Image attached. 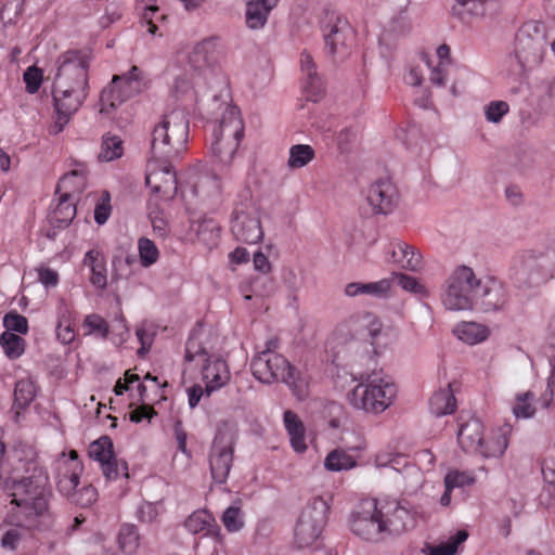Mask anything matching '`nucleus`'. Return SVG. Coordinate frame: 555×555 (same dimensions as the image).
I'll use <instances>...</instances> for the list:
<instances>
[{"label": "nucleus", "instance_id": "58836bf2", "mask_svg": "<svg viewBox=\"0 0 555 555\" xmlns=\"http://www.w3.org/2000/svg\"><path fill=\"white\" fill-rule=\"evenodd\" d=\"M124 154L122 141L118 135L107 133L103 137L99 159L112 162L121 157Z\"/></svg>", "mask_w": 555, "mask_h": 555}, {"label": "nucleus", "instance_id": "f8f14e48", "mask_svg": "<svg viewBox=\"0 0 555 555\" xmlns=\"http://www.w3.org/2000/svg\"><path fill=\"white\" fill-rule=\"evenodd\" d=\"M170 162L152 155L145 172V183L152 193L166 201L173 198L178 190L177 176Z\"/></svg>", "mask_w": 555, "mask_h": 555}, {"label": "nucleus", "instance_id": "4be33fe9", "mask_svg": "<svg viewBox=\"0 0 555 555\" xmlns=\"http://www.w3.org/2000/svg\"><path fill=\"white\" fill-rule=\"evenodd\" d=\"M184 527L192 534H204L220 539V527L207 509L193 512L184 521Z\"/></svg>", "mask_w": 555, "mask_h": 555}, {"label": "nucleus", "instance_id": "ea45409f", "mask_svg": "<svg viewBox=\"0 0 555 555\" xmlns=\"http://www.w3.org/2000/svg\"><path fill=\"white\" fill-rule=\"evenodd\" d=\"M77 199L61 196L59 194V204L53 210L52 218L60 227L67 225L76 216V203Z\"/></svg>", "mask_w": 555, "mask_h": 555}, {"label": "nucleus", "instance_id": "69168bd1", "mask_svg": "<svg viewBox=\"0 0 555 555\" xmlns=\"http://www.w3.org/2000/svg\"><path fill=\"white\" fill-rule=\"evenodd\" d=\"M410 245L404 242H396L389 244V251L391 254L390 260L399 266L402 263V260L406 258L409 253Z\"/></svg>", "mask_w": 555, "mask_h": 555}, {"label": "nucleus", "instance_id": "a19ab883", "mask_svg": "<svg viewBox=\"0 0 555 555\" xmlns=\"http://www.w3.org/2000/svg\"><path fill=\"white\" fill-rule=\"evenodd\" d=\"M324 35H339L350 31L351 26L346 17L335 12H327L321 22Z\"/></svg>", "mask_w": 555, "mask_h": 555}, {"label": "nucleus", "instance_id": "393cba45", "mask_svg": "<svg viewBox=\"0 0 555 555\" xmlns=\"http://www.w3.org/2000/svg\"><path fill=\"white\" fill-rule=\"evenodd\" d=\"M285 429L289 436L291 446L297 453H304L307 450L306 428L299 416L286 410L283 414Z\"/></svg>", "mask_w": 555, "mask_h": 555}, {"label": "nucleus", "instance_id": "cd10ccee", "mask_svg": "<svg viewBox=\"0 0 555 555\" xmlns=\"http://www.w3.org/2000/svg\"><path fill=\"white\" fill-rule=\"evenodd\" d=\"M437 57L439 59L438 65L433 66L431 60L425 52L421 53V60L430 68V81L437 86H443L447 75V66L451 63L450 47L448 44H440L436 50Z\"/></svg>", "mask_w": 555, "mask_h": 555}, {"label": "nucleus", "instance_id": "864d4df0", "mask_svg": "<svg viewBox=\"0 0 555 555\" xmlns=\"http://www.w3.org/2000/svg\"><path fill=\"white\" fill-rule=\"evenodd\" d=\"M3 326L7 328L5 332H16L20 334H26L28 332L27 319L16 312H9L4 315Z\"/></svg>", "mask_w": 555, "mask_h": 555}, {"label": "nucleus", "instance_id": "72a5a7b5", "mask_svg": "<svg viewBox=\"0 0 555 555\" xmlns=\"http://www.w3.org/2000/svg\"><path fill=\"white\" fill-rule=\"evenodd\" d=\"M37 387L30 378H23L16 382L14 388V404L20 409L27 408L36 398Z\"/></svg>", "mask_w": 555, "mask_h": 555}, {"label": "nucleus", "instance_id": "49530a36", "mask_svg": "<svg viewBox=\"0 0 555 555\" xmlns=\"http://www.w3.org/2000/svg\"><path fill=\"white\" fill-rule=\"evenodd\" d=\"M518 46H521L522 48L519 49V47H517L515 54L521 67L534 65L542 61L541 51L534 48L530 41L526 44H524L522 41H519Z\"/></svg>", "mask_w": 555, "mask_h": 555}, {"label": "nucleus", "instance_id": "bf43d9fd", "mask_svg": "<svg viewBox=\"0 0 555 555\" xmlns=\"http://www.w3.org/2000/svg\"><path fill=\"white\" fill-rule=\"evenodd\" d=\"M508 104L504 101H493L486 107V118L491 122H499L508 113Z\"/></svg>", "mask_w": 555, "mask_h": 555}, {"label": "nucleus", "instance_id": "6e6d98bb", "mask_svg": "<svg viewBox=\"0 0 555 555\" xmlns=\"http://www.w3.org/2000/svg\"><path fill=\"white\" fill-rule=\"evenodd\" d=\"M101 468H102L103 475L108 480L117 479L120 474H125V476H128L127 464L125 462L119 463L115 455H114V457L102 463Z\"/></svg>", "mask_w": 555, "mask_h": 555}, {"label": "nucleus", "instance_id": "052dcab7", "mask_svg": "<svg viewBox=\"0 0 555 555\" xmlns=\"http://www.w3.org/2000/svg\"><path fill=\"white\" fill-rule=\"evenodd\" d=\"M139 380L140 377L138 374L132 373L130 370L126 371L124 378H118L114 386L115 395H124L126 391H129L132 388L134 383Z\"/></svg>", "mask_w": 555, "mask_h": 555}, {"label": "nucleus", "instance_id": "0eeeda50", "mask_svg": "<svg viewBox=\"0 0 555 555\" xmlns=\"http://www.w3.org/2000/svg\"><path fill=\"white\" fill-rule=\"evenodd\" d=\"M397 396V386L387 378H367L347 396L349 403L366 413L379 414L388 409Z\"/></svg>", "mask_w": 555, "mask_h": 555}, {"label": "nucleus", "instance_id": "1a4fd4ad", "mask_svg": "<svg viewBox=\"0 0 555 555\" xmlns=\"http://www.w3.org/2000/svg\"><path fill=\"white\" fill-rule=\"evenodd\" d=\"M328 511L330 506L323 498L313 499L301 511L294 530L298 547H309L318 541L326 524Z\"/></svg>", "mask_w": 555, "mask_h": 555}, {"label": "nucleus", "instance_id": "7ed1b4c3", "mask_svg": "<svg viewBox=\"0 0 555 555\" xmlns=\"http://www.w3.org/2000/svg\"><path fill=\"white\" fill-rule=\"evenodd\" d=\"M276 340H269L263 351L259 352L251 361L253 375L261 383L270 384L281 380L292 387L298 399H304L308 393V382L296 367L291 365L285 357L275 352Z\"/></svg>", "mask_w": 555, "mask_h": 555}, {"label": "nucleus", "instance_id": "a878e982", "mask_svg": "<svg viewBox=\"0 0 555 555\" xmlns=\"http://www.w3.org/2000/svg\"><path fill=\"white\" fill-rule=\"evenodd\" d=\"M279 0H251L246 4V24L250 29L261 28L270 11L278 4Z\"/></svg>", "mask_w": 555, "mask_h": 555}, {"label": "nucleus", "instance_id": "603ef678", "mask_svg": "<svg viewBox=\"0 0 555 555\" xmlns=\"http://www.w3.org/2000/svg\"><path fill=\"white\" fill-rule=\"evenodd\" d=\"M23 80L26 86V91L29 94H35L39 91L42 85L43 73L37 66H30L25 70Z\"/></svg>", "mask_w": 555, "mask_h": 555}, {"label": "nucleus", "instance_id": "774afa93", "mask_svg": "<svg viewBox=\"0 0 555 555\" xmlns=\"http://www.w3.org/2000/svg\"><path fill=\"white\" fill-rule=\"evenodd\" d=\"M56 318V323H64L65 321L75 322V312L73 310V307L64 299H61L57 305Z\"/></svg>", "mask_w": 555, "mask_h": 555}, {"label": "nucleus", "instance_id": "473e14b6", "mask_svg": "<svg viewBox=\"0 0 555 555\" xmlns=\"http://www.w3.org/2000/svg\"><path fill=\"white\" fill-rule=\"evenodd\" d=\"M356 465V459L344 449L331 451L324 460V467L331 472L348 470Z\"/></svg>", "mask_w": 555, "mask_h": 555}, {"label": "nucleus", "instance_id": "b1692460", "mask_svg": "<svg viewBox=\"0 0 555 555\" xmlns=\"http://www.w3.org/2000/svg\"><path fill=\"white\" fill-rule=\"evenodd\" d=\"M300 67L305 76L304 88L307 92V98L310 101L317 102L323 90L322 83L312 56L306 51L300 55Z\"/></svg>", "mask_w": 555, "mask_h": 555}, {"label": "nucleus", "instance_id": "39448f33", "mask_svg": "<svg viewBox=\"0 0 555 555\" xmlns=\"http://www.w3.org/2000/svg\"><path fill=\"white\" fill-rule=\"evenodd\" d=\"M189 139V118L182 108L165 114L152 133L151 154L173 159L186 150Z\"/></svg>", "mask_w": 555, "mask_h": 555}, {"label": "nucleus", "instance_id": "de8ad7c7", "mask_svg": "<svg viewBox=\"0 0 555 555\" xmlns=\"http://www.w3.org/2000/svg\"><path fill=\"white\" fill-rule=\"evenodd\" d=\"M140 262L143 267L154 264L159 258V250L155 243L146 237H141L138 242Z\"/></svg>", "mask_w": 555, "mask_h": 555}, {"label": "nucleus", "instance_id": "aec40b11", "mask_svg": "<svg viewBox=\"0 0 555 555\" xmlns=\"http://www.w3.org/2000/svg\"><path fill=\"white\" fill-rule=\"evenodd\" d=\"M82 263L90 270V283L98 289H104L107 285V264L103 250L99 247L88 250Z\"/></svg>", "mask_w": 555, "mask_h": 555}, {"label": "nucleus", "instance_id": "680f3d73", "mask_svg": "<svg viewBox=\"0 0 555 555\" xmlns=\"http://www.w3.org/2000/svg\"><path fill=\"white\" fill-rule=\"evenodd\" d=\"M56 337L64 345L73 343L76 337L75 322L56 323Z\"/></svg>", "mask_w": 555, "mask_h": 555}, {"label": "nucleus", "instance_id": "37998d69", "mask_svg": "<svg viewBox=\"0 0 555 555\" xmlns=\"http://www.w3.org/2000/svg\"><path fill=\"white\" fill-rule=\"evenodd\" d=\"M534 393L532 391H526L517 393L512 411L517 418H529L535 413L533 405Z\"/></svg>", "mask_w": 555, "mask_h": 555}, {"label": "nucleus", "instance_id": "9d476101", "mask_svg": "<svg viewBox=\"0 0 555 555\" xmlns=\"http://www.w3.org/2000/svg\"><path fill=\"white\" fill-rule=\"evenodd\" d=\"M553 263L548 255L526 250L513 258L511 276L519 283L535 285L553 278Z\"/></svg>", "mask_w": 555, "mask_h": 555}, {"label": "nucleus", "instance_id": "412c9836", "mask_svg": "<svg viewBox=\"0 0 555 555\" xmlns=\"http://www.w3.org/2000/svg\"><path fill=\"white\" fill-rule=\"evenodd\" d=\"M480 304L485 311H493L502 308L506 302V293L503 286L492 279L480 282L477 304Z\"/></svg>", "mask_w": 555, "mask_h": 555}, {"label": "nucleus", "instance_id": "3c124183", "mask_svg": "<svg viewBox=\"0 0 555 555\" xmlns=\"http://www.w3.org/2000/svg\"><path fill=\"white\" fill-rule=\"evenodd\" d=\"M221 520L229 532H237L244 527L243 514L238 506H229L223 512Z\"/></svg>", "mask_w": 555, "mask_h": 555}, {"label": "nucleus", "instance_id": "f704fd0d", "mask_svg": "<svg viewBox=\"0 0 555 555\" xmlns=\"http://www.w3.org/2000/svg\"><path fill=\"white\" fill-rule=\"evenodd\" d=\"M455 11L460 15L468 14L474 17L485 16L496 0H455Z\"/></svg>", "mask_w": 555, "mask_h": 555}, {"label": "nucleus", "instance_id": "0e129e2a", "mask_svg": "<svg viewBox=\"0 0 555 555\" xmlns=\"http://www.w3.org/2000/svg\"><path fill=\"white\" fill-rule=\"evenodd\" d=\"M38 281L46 287H55L59 284V273L48 267H40L37 269Z\"/></svg>", "mask_w": 555, "mask_h": 555}, {"label": "nucleus", "instance_id": "6e6552de", "mask_svg": "<svg viewBox=\"0 0 555 555\" xmlns=\"http://www.w3.org/2000/svg\"><path fill=\"white\" fill-rule=\"evenodd\" d=\"M480 279L466 266L455 268L446 281L442 304L448 310H467L477 304Z\"/></svg>", "mask_w": 555, "mask_h": 555}, {"label": "nucleus", "instance_id": "423d86ee", "mask_svg": "<svg viewBox=\"0 0 555 555\" xmlns=\"http://www.w3.org/2000/svg\"><path fill=\"white\" fill-rule=\"evenodd\" d=\"M210 151L222 165H230L244 138V121L235 105H227L221 116L209 124Z\"/></svg>", "mask_w": 555, "mask_h": 555}, {"label": "nucleus", "instance_id": "13d9d810", "mask_svg": "<svg viewBox=\"0 0 555 555\" xmlns=\"http://www.w3.org/2000/svg\"><path fill=\"white\" fill-rule=\"evenodd\" d=\"M112 206L108 192L102 194L94 208V220L98 224H104L111 216Z\"/></svg>", "mask_w": 555, "mask_h": 555}, {"label": "nucleus", "instance_id": "4d7b16f0", "mask_svg": "<svg viewBox=\"0 0 555 555\" xmlns=\"http://www.w3.org/2000/svg\"><path fill=\"white\" fill-rule=\"evenodd\" d=\"M376 464L378 466H389L398 472L401 468H408L410 466L408 457L402 454H395V455L377 454L376 455Z\"/></svg>", "mask_w": 555, "mask_h": 555}, {"label": "nucleus", "instance_id": "a211bd4d", "mask_svg": "<svg viewBox=\"0 0 555 555\" xmlns=\"http://www.w3.org/2000/svg\"><path fill=\"white\" fill-rule=\"evenodd\" d=\"M202 358L206 361L205 366L203 367V378L206 383V392L207 395H210L212 391L221 388L228 382L230 380L231 374L229 371V366L227 362L222 359L218 358H205L206 352L203 351L196 356L191 353V347L188 344L186 346V353H185V360L186 361H194L195 358Z\"/></svg>", "mask_w": 555, "mask_h": 555}, {"label": "nucleus", "instance_id": "79ce46f5", "mask_svg": "<svg viewBox=\"0 0 555 555\" xmlns=\"http://www.w3.org/2000/svg\"><path fill=\"white\" fill-rule=\"evenodd\" d=\"M113 442L109 437L103 436L89 446V456L100 464L114 457Z\"/></svg>", "mask_w": 555, "mask_h": 555}, {"label": "nucleus", "instance_id": "c03bdc74", "mask_svg": "<svg viewBox=\"0 0 555 555\" xmlns=\"http://www.w3.org/2000/svg\"><path fill=\"white\" fill-rule=\"evenodd\" d=\"M82 326L86 330V335H95L102 339H105L109 333L108 323L96 313L88 314L83 320Z\"/></svg>", "mask_w": 555, "mask_h": 555}, {"label": "nucleus", "instance_id": "bb28decb", "mask_svg": "<svg viewBox=\"0 0 555 555\" xmlns=\"http://www.w3.org/2000/svg\"><path fill=\"white\" fill-rule=\"evenodd\" d=\"M56 469V487L57 490L64 495H73L77 489L80 476L83 470L74 469V466L65 464L64 462H55Z\"/></svg>", "mask_w": 555, "mask_h": 555}, {"label": "nucleus", "instance_id": "2f4dec72", "mask_svg": "<svg viewBox=\"0 0 555 555\" xmlns=\"http://www.w3.org/2000/svg\"><path fill=\"white\" fill-rule=\"evenodd\" d=\"M118 547L126 555H133L140 546V533L131 524H122L117 537Z\"/></svg>", "mask_w": 555, "mask_h": 555}, {"label": "nucleus", "instance_id": "c9c22d12", "mask_svg": "<svg viewBox=\"0 0 555 555\" xmlns=\"http://www.w3.org/2000/svg\"><path fill=\"white\" fill-rule=\"evenodd\" d=\"M0 346L9 359L16 360L25 352L26 343L15 333L3 332L0 335Z\"/></svg>", "mask_w": 555, "mask_h": 555}, {"label": "nucleus", "instance_id": "9b49d317", "mask_svg": "<svg viewBox=\"0 0 555 555\" xmlns=\"http://www.w3.org/2000/svg\"><path fill=\"white\" fill-rule=\"evenodd\" d=\"M230 231L237 242L257 244L263 238L258 210L250 204H240L233 208Z\"/></svg>", "mask_w": 555, "mask_h": 555}, {"label": "nucleus", "instance_id": "5fc2aeb1", "mask_svg": "<svg viewBox=\"0 0 555 555\" xmlns=\"http://www.w3.org/2000/svg\"><path fill=\"white\" fill-rule=\"evenodd\" d=\"M96 490L92 486H86L81 490L75 489V493L73 495H68L67 498L75 504L80 505L82 507L91 505L96 501Z\"/></svg>", "mask_w": 555, "mask_h": 555}, {"label": "nucleus", "instance_id": "2eb2a0df", "mask_svg": "<svg viewBox=\"0 0 555 555\" xmlns=\"http://www.w3.org/2000/svg\"><path fill=\"white\" fill-rule=\"evenodd\" d=\"M218 59L219 54L216 51V43L212 37L204 38L191 50L180 51L178 53V61H185L190 69L198 72L197 76L205 74L206 70H212L218 63Z\"/></svg>", "mask_w": 555, "mask_h": 555}, {"label": "nucleus", "instance_id": "6ab92c4d", "mask_svg": "<svg viewBox=\"0 0 555 555\" xmlns=\"http://www.w3.org/2000/svg\"><path fill=\"white\" fill-rule=\"evenodd\" d=\"M233 443L224 440L223 437H217L214 440L209 464L212 479L218 483H224L231 470L233 462Z\"/></svg>", "mask_w": 555, "mask_h": 555}, {"label": "nucleus", "instance_id": "f257e3e1", "mask_svg": "<svg viewBox=\"0 0 555 555\" xmlns=\"http://www.w3.org/2000/svg\"><path fill=\"white\" fill-rule=\"evenodd\" d=\"M10 496V507L0 526V545L13 552L50 518V493L31 478H23L13 483Z\"/></svg>", "mask_w": 555, "mask_h": 555}, {"label": "nucleus", "instance_id": "20e7f679", "mask_svg": "<svg viewBox=\"0 0 555 555\" xmlns=\"http://www.w3.org/2000/svg\"><path fill=\"white\" fill-rule=\"evenodd\" d=\"M511 433L512 426L504 424L486 435L481 421L472 417L461 424L457 441L466 453L478 454L485 459H499L508 447Z\"/></svg>", "mask_w": 555, "mask_h": 555}, {"label": "nucleus", "instance_id": "4c0bfd02", "mask_svg": "<svg viewBox=\"0 0 555 555\" xmlns=\"http://www.w3.org/2000/svg\"><path fill=\"white\" fill-rule=\"evenodd\" d=\"M468 538L465 530H459L454 535L450 537L447 542L438 545H428L426 555H454L459 546Z\"/></svg>", "mask_w": 555, "mask_h": 555}, {"label": "nucleus", "instance_id": "e2e57ef3", "mask_svg": "<svg viewBox=\"0 0 555 555\" xmlns=\"http://www.w3.org/2000/svg\"><path fill=\"white\" fill-rule=\"evenodd\" d=\"M422 255L414 246L410 245L406 258L402 260L400 267L405 270L417 271L422 268Z\"/></svg>", "mask_w": 555, "mask_h": 555}, {"label": "nucleus", "instance_id": "09e8293b", "mask_svg": "<svg viewBox=\"0 0 555 555\" xmlns=\"http://www.w3.org/2000/svg\"><path fill=\"white\" fill-rule=\"evenodd\" d=\"M473 472L450 470L444 477V486L448 490L463 488L475 483Z\"/></svg>", "mask_w": 555, "mask_h": 555}, {"label": "nucleus", "instance_id": "c756f323", "mask_svg": "<svg viewBox=\"0 0 555 555\" xmlns=\"http://www.w3.org/2000/svg\"><path fill=\"white\" fill-rule=\"evenodd\" d=\"M429 409L436 416L452 414L455 411L456 400L450 384L431 396Z\"/></svg>", "mask_w": 555, "mask_h": 555}, {"label": "nucleus", "instance_id": "c85d7f7f", "mask_svg": "<svg viewBox=\"0 0 555 555\" xmlns=\"http://www.w3.org/2000/svg\"><path fill=\"white\" fill-rule=\"evenodd\" d=\"M391 288L390 279H382L376 282L360 283L352 282L346 285L345 293L349 297L358 295H369L373 297H384L388 294Z\"/></svg>", "mask_w": 555, "mask_h": 555}, {"label": "nucleus", "instance_id": "338daca9", "mask_svg": "<svg viewBox=\"0 0 555 555\" xmlns=\"http://www.w3.org/2000/svg\"><path fill=\"white\" fill-rule=\"evenodd\" d=\"M155 414H156V411L154 410V408L152 405H150V404H142V405L135 408L133 411H131V413H130V421L134 422V423H140L143 420L151 421V418Z\"/></svg>", "mask_w": 555, "mask_h": 555}, {"label": "nucleus", "instance_id": "dca6fc26", "mask_svg": "<svg viewBox=\"0 0 555 555\" xmlns=\"http://www.w3.org/2000/svg\"><path fill=\"white\" fill-rule=\"evenodd\" d=\"M379 513L385 525V532L389 534H400L413 526L412 514L408 507L403 506L396 499H379Z\"/></svg>", "mask_w": 555, "mask_h": 555}, {"label": "nucleus", "instance_id": "f3484780", "mask_svg": "<svg viewBox=\"0 0 555 555\" xmlns=\"http://www.w3.org/2000/svg\"><path fill=\"white\" fill-rule=\"evenodd\" d=\"M365 197L374 214L388 215L396 208L399 195L395 183L386 178L373 182Z\"/></svg>", "mask_w": 555, "mask_h": 555}, {"label": "nucleus", "instance_id": "7c9ffc66", "mask_svg": "<svg viewBox=\"0 0 555 555\" xmlns=\"http://www.w3.org/2000/svg\"><path fill=\"white\" fill-rule=\"evenodd\" d=\"M454 334L464 343L476 345L488 338L489 330L479 323L463 322L455 327Z\"/></svg>", "mask_w": 555, "mask_h": 555}, {"label": "nucleus", "instance_id": "4468645a", "mask_svg": "<svg viewBox=\"0 0 555 555\" xmlns=\"http://www.w3.org/2000/svg\"><path fill=\"white\" fill-rule=\"evenodd\" d=\"M140 88V69L137 66H132L127 74L115 75L111 85L101 92V111L120 105L133 93L139 92Z\"/></svg>", "mask_w": 555, "mask_h": 555}, {"label": "nucleus", "instance_id": "f03ea898", "mask_svg": "<svg viewBox=\"0 0 555 555\" xmlns=\"http://www.w3.org/2000/svg\"><path fill=\"white\" fill-rule=\"evenodd\" d=\"M92 54L90 50L67 51L60 57L57 74L53 82L54 120L49 126L50 134H59L81 107L89 92L88 70Z\"/></svg>", "mask_w": 555, "mask_h": 555}, {"label": "nucleus", "instance_id": "a18cd8bd", "mask_svg": "<svg viewBox=\"0 0 555 555\" xmlns=\"http://www.w3.org/2000/svg\"><path fill=\"white\" fill-rule=\"evenodd\" d=\"M153 199L150 201L149 217L152 223L154 233L159 237H166L169 228L168 220L163 209L157 204H153Z\"/></svg>", "mask_w": 555, "mask_h": 555}, {"label": "nucleus", "instance_id": "8fccbe9b", "mask_svg": "<svg viewBox=\"0 0 555 555\" xmlns=\"http://www.w3.org/2000/svg\"><path fill=\"white\" fill-rule=\"evenodd\" d=\"M389 279L391 280V283L397 281V283L406 292L420 296H427L426 287L414 276H410L404 273H395Z\"/></svg>", "mask_w": 555, "mask_h": 555}, {"label": "nucleus", "instance_id": "ddd939ff", "mask_svg": "<svg viewBox=\"0 0 555 555\" xmlns=\"http://www.w3.org/2000/svg\"><path fill=\"white\" fill-rule=\"evenodd\" d=\"M378 500L366 499L351 516V531L367 541H378L385 532L382 514L378 512Z\"/></svg>", "mask_w": 555, "mask_h": 555}, {"label": "nucleus", "instance_id": "5701e85b", "mask_svg": "<svg viewBox=\"0 0 555 555\" xmlns=\"http://www.w3.org/2000/svg\"><path fill=\"white\" fill-rule=\"evenodd\" d=\"M87 175L88 171L83 166L65 173L59 180L56 194L77 199L87 186Z\"/></svg>", "mask_w": 555, "mask_h": 555}, {"label": "nucleus", "instance_id": "e433bc0d", "mask_svg": "<svg viewBox=\"0 0 555 555\" xmlns=\"http://www.w3.org/2000/svg\"><path fill=\"white\" fill-rule=\"evenodd\" d=\"M315 157V152L311 145L295 144L289 149L287 165L292 169H298L307 166Z\"/></svg>", "mask_w": 555, "mask_h": 555}]
</instances>
